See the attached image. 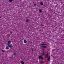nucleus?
Here are the masks:
<instances>
[{
    "label": "nucleus",
    "instance_id": "obj_17",
    "mask_svg": "<svg viewBox=\"0 0 64 64\" xmlns=\"http://www.w3.org/2000/svg\"><path fill=\"white\" fill-rule=\"evenodd\" d=\"M50 59V58H48V61H49V60Z\"/></svg>",
    "mask_w": 64,
    "mask_h": 64
},
{
    "label": "nucleus",
    "instance_id": "obj_11",
    "mask_svg": "<svg viewBox=\"0 0 64 64\" xmlns=\"http://www.w3.org/2000/svg\"><path fill=\"white\" fill-rule=\"evenodd\" d=\"M26 22H28L29 21V20H26Z\"/></svg>",
    "mask_w": 64,
    "mask_h": 64
},
{
    "label": "nucleus",
    "instance_id": "obj_12",
    "mask_svg": "<svg viewBox=\"0 0 64 64\" xmlns=\"http://www.w3.org/2000/svg\"><path fill=\"white\" fill-rule=\"evenodd\" d=\"M39 11L40 12H42V10H39Z\"/></svg>",
    "mask_w": 64,
    "mask_h": 64
},
{
    "label": "nucleus",
    "instance_id": "obj_22",
    "mask_svg": "<svg viewBox=\"0 0 64 64\" xmlns=\"http://www.w3.org/2000/svg\"><path fill=\"white\" fill-rule=\"evenodd\" d=\"M43 53H44V52H43Z\"/></svg>",
    "mask_w": 64,
    "mask_h": 64
},
{
    "label": "nucleus",
    "instance_id": "obj_16",
    "mask_svg": "<svg viewBox=\"0 0 64 64\" xmlns=\"http://www.w3.org/2000/svg\"><path fill=\"white\" fill-rule=\"evenodd\" d=\"M2 52H4V50H2Z\"/></svg>",
    "mask_w": 64,
    "mask_h": 64
},
{
    "label": "nucleus",
    "instance_id": "obj_14",
    "mask_svg": "<svg viewBox=\"0 0 64 64\" xmlns=\"http://www.w3.org/2000/svg\"><path fill=\"white\" fill-rule=\"evenodd\" d=\"M31 49L32 50V51H34V49L33 48H32Z\"/></svg>",
    "mask_w": 64,
    "mask_h": 64
},
{
    "label": "nucleus",
    "instance_id": "obj_5",
    "mask_svg": "<svg viewBox=\"0 0 64 64\" xmlns=\"http://www.w3.org/2000/svg\"><path fill=\"white\" fill-rule=\"evenodd\" d=\"M46 58H48V54H46Z\"/></svg>",
    "mask_w": 64,
    "mask_h": 64
},
{
    "label": "nucleus",
    "instance_id": "obj_9",
    "mask_svg": "<svg viewBox=\"0 0 64 64\" xmlns=\"http://www.w3.org/2000/svg\"><path fill=\"white\" fill-rule=\"evenodd\" d=\"M8 0V1H9L10 2H12V1H14V0Z\"/></svg>",
    "mask_w": 64,
    "mask_h": 64
},
{
    "label": "nucleus",
    "instance_id": "obj_15",
    "mask_svg": "<svg viewBox=\"0 0 64 64\" xmlns=\"http://www.w3.org/2000/svg\"><path fill=\"white\" fill-rule=\"evenodd\" d=\"M46 55V54H44V53H43L42 55H43H43Z\"/></svg>",
    "mask_w": 64,
    "mask_h": 64
},
{
    "label": "nucleus",
    "instance_id": "obj_6",
    "mask_svg": "<svg viewBox=\"0 0 64 64\" xmlns=\"http://www.w3.org/2000/svg\"><path fill=\"white\" fill-rule=\"evenodd\" d=\"M24 43L26 44V43H27V41H26V40H24Z\"/></svg>",
    "mask_w": 64,
    "mask_h": 64
},
{
    "label": "nucleus",
    "instance_id": "obj_7",
    "mask_svg": "<svg viewBox=\"0 0 64 64\" xmlns=\"http://www.w3.org/2000/svg\"><path fill=\"white\" fill-rule=\"evenodd\" d=\"M6 49H9V46H7L6 47Z\"/></svg>",
    "mask_w": 64,
    "mask_h": 64
},
{
    "label": "nucleus",
    "instance_id": "obj_13",
    "mask_svg": "<svg viewBox=\"0 0 64 64\" xmlns=\"http://www.w3.org/2000/svg\"><path fill=\"white\" fill-rule=\"evenodd\" d=\"M41 63H44V62H43V61H41L40 62Z\"/></svg>",
    "mask_w": 64,
    "mask_h": 64
},
{
    "label": "nucleus",
    "instance_id": "obj_2",
    "mask_svg": "<svg viewBox=\"0 0 64 64\" xmlns=\"http://www.w3.org/2000/svg\"><path fill=\"white\" fill-rule=\"evenodd\" d=\"M41 45L42 46H43V45H46L47 46H48V45L46 44H41Z\"/></svg>",
    "mask_w": 64,
    "mask_h": 64
},
{
    "label": "nucleus",
    "instance_id": "obj_8",
    "mask_svg": "<svg viewBox=\"0 0 64 64\" xmlns=\"http://www.w3.org/2000/svg\"><path fill=\"white\" fill-rule=\"evenodd\" d=\"M8 44H10V43H11V41H8Z\"/></svg>",
    "mask_w": 64,
    "mask_h": 64
},
{
    "label": "nucleus",
    "instance_id": "obj_19",
    "mask_svg": "<svg viewBox=\"0 0 64 64\" xmlns=\"http://www.w3.org/2000/svg\"><path fill=\"white\" fill-rule=\"evenodd\" d=\"M48 58L50 59V56H49L48 57Z\"/></svg>",
    "mask_w": 64,
    "mask_h": 64
},
{
    "label": "nucleus",
    "instance_id": "obj_20",
    "mask_svg": "<svg viewBox=\"0 0 64 64\" xmlns=\"http://www.w3.org/2000/svg\"><path fill=\"white\" fill-rule=\"evenodd\" d=\"M36 4H34V6H36Z\"/></svg>",
    "mask_w": 64,
    "mask_h": 64
},
{
    "label": "nucleus",
    "instance_id": "obj_18",
    "mask_svg": "<svg viewBox=\"0 0 64 64\" xmlns=\"http://www.w3.org/2000/svg\"><path fill=\"white\" fill-rule=\"evenodd\" d=\"M14 55H16V54L15 53H14Z\"/></svg>",
    "mask_w": 64,
    "mask_h": 64
},
{
    "label": "nucleus",
    "instance_id": "obj_4",
    "mask_svg": "<svg viewBox=\"0 0 64 64\" xmlns=\"http://www.w3.org/2000/svg\"><path fill=\"white\" fill-rule=\"evenodd\" d=\"M42 48H46L47 46H42Z\"/></svg>",
    "mask_w": 64,
    "mask_h": 64
},
{
    "label": "nucleus",
    "instance_id": "obj_3",
    "mask_svg": "<svg viewBox=\"0 0 64 64\" xmlns=\"http://www.w3.org/2000/svg\"><path fill=\"white\" fill-rule=\"evenodd\" d=\"M8 46H9V47H10L11 48H12V45L11 44H9L8 45Z\"/></svg>",
    "mask_w": 64,
    "mask_h": 64
},
{
    "label": "nucleus",
    "instance_id": "obj_21",
    "mask_svg": "<svg viewBox=\"0 0 64 64\" xmlns=\"http://www.w3.org/2000/svg\"><path fill=\"white\" fill-rule=\"evenodd\" d=\"M10 33H11V34H12V32H11Z\"/></svg>",
    "mask_w": 64,
    "mask_h": 64
},
{
    "label": "nucleus",
    "instance_id": "obj_1",
    "mask_svg": "<svg viewBox=\"0 0 64 64\" xmlns=\"http://www.w3.org/2000/svg\"><path fill=\"white\" fill-rule=\"evenodd\" d=\"M39 59H41L42 60H43V58L42 57V56H39Z\"/></svg>",
    "mask_w": 64,
    "mask_h": 64
},
{
    "label": "nucleus",
    "instance_id": "obj_10",
    "mask_svg": "<svg viewBox=\"0 0 64 64\" xmlns=\"http://www.w3.org/2000/svg\"><path fill=\"white\" fill-rule=\"evenodd\" d=\"M40 4L41 6H42L43 5V4L42 3V2H41Z\"/></svg>",
    "mask_w": 64,
    "mask_h": 64
}]
</instances>
